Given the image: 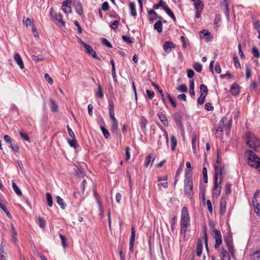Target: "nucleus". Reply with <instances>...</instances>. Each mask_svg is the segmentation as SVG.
Here are the masks:
<instances>
[{
  "mask_svg": "<svg viewBox=\"0 0 260 260\" xmlns=\"http://www.w3.org/2000/svg\"><path fill=\"white\" fill-rule=\"evenodd\" d=\"M192 172L191 170H185L184 183V193L189 198L193 195V182L192 181Z\"/></svg>",
  "mask_w": 260,
  "mask_h": 260,
  "instance_id": "nucleus-1",
  "label": "nucleus"
},
{
  "mask_svg": "<svg viewBox=\"0 0 260 260\" xmlns=\"http://www.w3.org/2000/svg\"><path fill=\"white\" fill-rule=\"evenodd\" d=\"M246 143L248 146L255 151H260V140L253 134L247 132L245 135Z\"/></svg>",
  "mask_w": 260,
  "mask_h": 260,
  "instance_id": "nucleus-2",
  "label": "nucleus"
},
{
  "mask_svg": "<svg viewBox=\"0 0 260 260\" xmlns=\"http://www.w3.org/2000/svg\"><path fill=\"white\" fill-rule=\"evenodd\" d=\"M189 222L190 217L187 208L186 207H184L181 210L180 231L181 233H183L184 235L187 232L188 226L189 225Z\"/></svg>",
  "mask_w": 260,
  "mask_h": 260,
  "instance_id": "nucleus-3",
  "label": "nucleus"
},
{
  "mask_svg": "<svg viewBox=\"0 0 260 260\" xmlns=\"http://www.w3.org/2000/svg\"><path fill=\"white\" fill-rule=\"evenodd\" d=\"M245 153L248 156V163L249 166L260 171V158L250 150H246Z\"/></svg>",
  "mask_w": 260,
  "mask_h": 260,
  "instance_id": "nucleus-4",
  "label": "nucleus"
},
{
  "mask_svg": "<svg viewBox=\"0 0 260 260\" xmlns=\"http://www.w3.org/2000/svg\"><path fill=\"white\" fill-rule=\"evenodd\" d=\"M232 119L228 120L227 117H223L219 122V126L217 127V132H222L223 129L230 131L232 125Z\"/></svg>",
  "mask_w": 260,
  "mask_h": 260,
  "instance_id": "nucleus-5",
  "label": "nucleus"
},
{
  "mask_svg": "<svg viewBox=\"0 0 260 260\" xmlns=\"http://www.w3.org/2000/svg\"><path fill=\"white\" fill-rule=\"evenodd\" d=\"M252 204L255 213L260 216V191L257 190L255 192L252 200Z\"/></svg>",
  "mask_w": 260,
  "mask_h": 260,
  "instance_id": "nucleus-6",
  "label": "nucleus"
},
{
  "mask_svg": "<svg viewBox=\"0 0 260 260\" xmlns=\"http://www.w3.org/2000/svg\"><path fill=\"white\" fill-rule=\"evenodd\" d=\"M211 235L215 240L214 247L217 249L222 243V236L220 232L216 229H213L211 232Z\"/></svg>",
  "mask_w": 260,
  "mask_h": 260,
  "instance_id": "nucleus-7",
  "label": "nucleus"
},
{
  "mask_svg": "<svg viewBox=\"0 0 260 260\" xmlns=\"http://www.w3.org/2000/svg\"><path fill=\"white\" fill-rule=\"evenodd\" d=\"M214 179L217 178V180H218V177L219 176L220 179L224 177V175L225 174V171L224 167H221L220 165H218V164L214 165Z\"/></svg>",
  "mask_w": 260,
  "mask_h": 260,
  "instance_id": "nucleus-8",
  "label": "nucleus"
},
{
  "mask_svg": "<svg viewBox=\"0 0 260 260\" xmlns=\"http://www.w3.org/2000/svg\"><path fill=\"white\" fill-rule=\"evenodd\" d=\"M221 179H220L219 182H218V180H217V178L214 179V188L212 192V196L214 198H217L219 196L221 190Z\"/></svg>",
  "mask_w": 260,
  "mask_h": 260,
  "instance_id": "nucleus-9",
  "label": "nucleus"
},
{
  "mask_svg": "<svg viewBox=\"0 0 260 260\" xmlns=\"http://www.w3.org/2000/svg\"><path fill=\"white\" fill-rule=\"evenodd\" d=\"M176 44L171 41H166L163 45V49L167 53H170L172 51V49L176 48Z\"/></svg>",
  "mask_w": 260,
  "mask_h": 260,
  "instance_id": "nucleus-10",
  "label": "nucleus"
},
{
  "mask_svg": "<svg viewBox=\"0 0 260 260\" xmlns=\"http://www.w3.org/2000/svg\"><path fill=\"white\" fill-rule=\"evenodd\" d=\"M173 118L176 123V124L181 128H182L183 127V124L182 123V116L179 113H175L173 115Z\"/></svg>",
  "mask_w": 260,
  "mask_h": 260,
  "instance_id": "nucleus-11",
  "label": "nucleus"
},
{
  "mask_svg": "<svg viewBox=\"0 0 260 260\" xmlns=\"http://www.w3.org/2000/svg\"><path fill=\"white\" fill-rule=\"evenodd\" d=\"M135 240V229L134 226L131 228V237L129 240V250L131 252H133L134 245Z\"/></svg>",
  "mask_w": 260,
  "mask_h": 260,
  "instance_id": "nucleus-12",
  "label": "nucleus"
},
{
  "mask_svg": "<svg viewBox=\"0 0 260 260\" xmlns=\"http://www.w3.org/2000/svg\"><path fill=\"white\" fill-rule=\"evenodd\" d=\"M83 47L85 48L86 52L88 54L92 56L96 59H98V56L96 55V52L93 50L92 48L89 45L86 44Z\"/></svg>",
  "mask_w": 260,
  "mask_h": 260,
  "instance_id": "nucleus-13",
  "label": "nucleus"
},
{
  "mask_svg": "<svg viewBox=\"0 0 260 260\" xmlns=\"http://www.w3.org/2000/svg\"><path fill=\"white\" fill-rule=\"evenodd\" d=\"M155 160V155L153 154H149L148 155L145 160L144 162V166L147 168L148 167V165L150 164V166L152 167L153 164V162Z\"/></svg>",
  "mask_w": 260,
  "mask_h": 260,
  "instance_id": "nucleus-14",
  "label": "nucleus"
},
{
  "mask_svg": "<svg viewBox=\"0 0 260 260\" xmlns=\"http://www.w3.org/2000/svg\"><path fill=\"white\" fill-rule=\"evenodd\" d=\"M50 15L51 16H54L55 19L57 20L58 22H59L60 23H61L62 25H64L65 24L64 22L63 21L62 16L61 15V14L57 13L56 12L54 13L53 11L51 9L50 10Z\"/></svg>",
  "mask_w": 260,
  "mask_h": 260,
  "instance_id": "nucleus-15",
  "label": "nucleus"
},
{
  "mask_svg": "<svg viewBox=\"0 0 260 260\" xmlns=\"http://www.w3.org/2000/svg\"><path fill=\"white\" fill-rule=\"evenodd\" d=\"M230 91L233 95H237L239 93L240 87L237 83H234L231 86Z\"/></svg>",
  "mask_w": 260,
  "mask_h": 260,
  "instance_id": "nucleus-16",
  "label": "nucleus"
},
{
  "mask_svg": "<svg viewBox=\"0 0 260 260\" xmlns=\"http://www.w3.org/2000/svg\"><path fill=\"white\" fill-rule=\"evenodd\" d=\"M14 59L21 69L24 68V64L20 54L16 53L14 55Z\"/></svg>",
  "mask_w": 260,
  "mask_h": 260,
  "instance_id": "nucleus-17",
  "label": "nucleus"
},
{
  "mask_svg": "<svg viewBox=\"0 0 260 260\" xmlns=\"http://www.w3.org/2000/svg\"><path fill=\"white\" fill-rule=\"evenodd\" d=\"M7 253L3 242L0 247V260H7Z\"/></svg>",
  "mask_w": 260,
  "mask_h": 260,
  "instance_id": "nucleus-18",
  "label": "nucleus"
},
{
  "mask_svg": "<svg viewBox=\"0 0 260 260\" xmlns=\"http://www.w3.org/2000/svg\"><path fill=\"white\" fill-rule=\"evenodd\" d=\"M226 202L224 198H222L220 202V213L221 215L224 214L226 210Z\"/></svg>",
  "mask_w": 260,
  "mask_h": 260,
  "instance_id": "nucleus-19",
  "label": "nucleus"
},
{
  "mask_svg": "<svg viewBox=\"0 0 260 260\" xmlns=\"http://www.w3.org/2000/svg\"><path fill=\"white\" fill-rule=\"evenodd\" d=\"M203 247V246L202 241L200 239L198 240L196 247V253L197 256H200L202 255Z\"/></svg>",
  "mask_w": 260,
  "mask_h": 260,
  "instance_id": "nucleus-20",
  "label": "nucleus"
},
{
  "mask_svg": "<svg viewBox=\"0 0 260 260\" xmlns=\"http://www.w3.org/2000/svg\"><path fill=\"white\" fill-rule=\"evenodd\" d=\"M157 116L162 123L165 126H167L168 125V120L166 115L162 112H159L157 113Z\"/></svg>",
  "mask_w": 260,
  "mask_h": 260,
  "instance_id": "nucleus-21",
  "label": "nucleus"
},
{
  "mask_svg": "<svg viewBox=\"0 0 260 260\" xmlns=\"http://www.w3.org/2000/svg\"><path fill=\"white\" fill-rule=\"evenodd\" d=\"M74 6L76 12L80 15L83 14V9L81 3L79 1H76Z\"/></svg>",
  "mask_w": 260,
  "mask_h": 260,
  "instance_id": "nucleus-22",
  "label": "nucleus"
},
{
  "mask_svg": "<svg viewBox=\"0 0 260 260\" xmlns=\"http://www.w3.org/2000/svg\"><path fill=\"white\" fill-rule=\"evenodd\" d=\"M154 28L158 32L160 33L162 31V20H158L154 25Z\"/></svg>",
  "mask_w": 260,
  "mask_h": 260,
  "instance_id": "nucleus-23",
  "label": "nucleus"
},
{
  "mask_svg": "<svg viewBox=\"0 0 260 260\" xmlns=\"http://www.w3.org/2000/svg\"><path fill=\"white\" fill-rule=\"evenodd\" d=\"M220 257L221 260H231L229 254L224 248L221 250Z\"/></svg>",
  "mask_w": 260,
  "mask_h": 260,
  "instance_id": "nucleus-24",
  "label": "nucleus"
},
{
  "mask_svg": "<svg viewBox=\"0 0 260 260\" xmlns=\"http://www.w3.org/2000/svg\"><path fill=\"white\" fill-rule=\"evenodd\" d=\"M12 186L14 191L16 193V194L18 196H21L22 195L21 190L14 181H12Z\"/></svg>",
  "mask_w": 260,
  "mask_h": 260,
  "instance_id": "nucleus-25",
  "label": "nucleus"
},
{
  "mask_svg": "<svg viewBox=\"0 0 260 260\" xmlns=\"http://www.w3.org/2000/svg\"><path fill=\"white\" fill-rule=\"evenodd\" d=\"M148 121L146 117L144 116H142L140 117V123L141 124V126L142 129H146V125L147 124Z\"/></svg>",
  "mask_w": 260,
  "mask_h": 260,
  "instance_id": "nucleus-26",
  "label": "nucleus"
},
{
  "mask_svg": "<svg viewBox=\"0 0 260 260\" xmlns=\"http://www.w3.org/2000/svg\"><path fill=\"white\" fill-rule=\"evenodd\" d=\"M194 8L196 10L202 11L204 7L203 2L199 0L194 3Z\"/></svg>",
  "mask_w": 260,
  "mask_h": 260,
  "instance_id": "nucleus-27",
  "label": "nucleus"
},
{
  "mask_svg": "<svg viewBox=\"0 0 260 260\" xmlns=\"http://www.w3.org/2000/svg\"><path fill=\"white\" fill-rule=\"evenodd\" d=\"M164 11L173 19V20L174 22H175L176 21V17H175L174 14L172 12V11L170 10V9L169 8V7H165Z\"/></svg>",
  "mask_w": 260,
  "mask_h": 260,
  "instance_id": "nucleus-28",
  "label": "nucleus"
},
{
  "mask_svg": "<svg viewBox=\"0 0 260 260\" xmlns=\"http://www.w3.org/2000/svg\"><path fill=\"white\" fill-rule=\"evenodd\" d=\"M129 7L131 11V15L133 16H136L137 15V12L135 8V4L133 2H130L129 4Z\"/></svg>",
  "mask_w": 260,
  "mask_h": 260,
  "instance_id": "nucleus-29",
  "label": "nucleus"
},
{
  "mask_svg": "<svg viewBox=\"0 0 260 260\" xmlns=\"http://www.w3.org/2000/svg\"><path fill=\"white\" fill-rule=\"evenodd\" d=\"M56 199L57 203L60 206V207L63 209H65L66 207V204L64 203L63 200L59 196H57Z\"/></svg>",
  "mask_w": 260,
  "mask_h": 260,
  "instance_id": "nucleus-30",
  "label": "nucleus"
},
{
  "mask_svg": "<svg viewBox=\"0 0 260 260\" xmlns=\"http://www.w3.org/2000/svg\"><path fill=\"white\" fill-rule=\"evenodd\" d=\"M50 104H51V110L54 112H57L58 110V106L54 100H53L52 99H51L50 100Z\"/></svg>",
  "mask_w": 260,
  "mask_h": 260,
  "instance_id": "nucleus-31",
  "label": "nucleus"
},
{
  "mask_svg": "<svg viewBox=\"0 0 260 260\" xmlns=\"http://www.w3.org/2000/svg\"><path fill=\"white\" fill-rule=\"evenodd\" d=\"M44 56L40 54L39 55H32L31 56V59L33 61H34L36 62H37L39 61H42L44 59Z\"/></svg>",
  "mask_w": 260,
  "mask_h": 260,
  "instance_id": "nucleus-32",
  "label": "nucleus"
},
{
  "mask_svg": "<svg viewBox=\"0 0 260 260\" xmlns=\"http://www.w3.org/2000/svg\"><path fill=\"white\" fill-rule=\"evenodd\" d=\"M201 90V94L206 96L208 93V88L207 86L204 84H201L200 86Z\"/></svg>",
  "mask_w": 260,
  "mask_h": 260,
  "instance_id": "nucleus-33",
  "label": "nucleus"
},
{
  "mask_svg": "<svg viewBox=\"0 0 260 260\" xmlns=\"http://www.w3.org/2000/svg\"><path fill=\"white\" fill-rule=\"evenodd\" d=\"M100 128H101V130L104 137L106 139L109 138L110 136L109 131L107 129H106L105 127H104L103 126H101L100 127Z\"/></svg>",
  "mask_w": 260,
  "mask_h": 260,
  "instance_id": "nucleus-34",
  "label": "nucleus"
},
{
  "mask_svg": "<svg viewBox=\"0 0 260 260\" xmlns=\"http://www.w3.org/2000/svg\"><path fill=\"white\" fill-rule=\"evenodd\" d=\"M251 52L255 57L259 58L260 57V52L255 46H253L252 47Z\"/></svg>",
  "mask_w": 260,
  "mask_h": 260,
  "instance_id": "nucleus-35",
  "label": "nucleus"
},
{
  "mask_svg": "<svg viewBox=\"0 0 260 260\" xmlns=\"http://www.w3.org/2000/svg\"><path fill=\"white\" fill-rule=\"evenodd\" d=\"M190 87H189V93L191 96H194L195 93L194 91V81L193 80H191L189 81Z\"/></svg>",
  "mask_w": 260,
  "mask_h": 260,
  "instance_id": "nucleus-36",
  "label": "nucleus"
},
{
  "mask_svg": "<svg viewBox=\"0 0 260 260\" xmlns=\"http://www.w3.org/2000/svg\"><path fill=\"white\" fill-rule=\"evenodd\" d=\"M171 143H172L171 149H172V150L174 151L175 149V148H176V145L177 143V139L174 135H172L171 136Z\"/></svg>",
  "mask_w": 260,
  "mask_h": 260,
  "instance_id": "nucleus-37",
  "label": "nucleus"
},
{
  "mask_svg": "<svg viewBox=\"0 0 260 260\" xmlns=\"http://www.w3.org/2000/svg\"><path fill=\"white\" fill-rule=\"evenodd\" d=\"M46 200H47L48 205L49 207H52L53 205L52 198L51 194L49 192H47L46 193Z\"/></svg>",
  "mask_w": 260,
  "mask_h": 260,
  "instance_id": "nucleus-38",
  "label": "nucleus"
},
{
  "mask_svg": "<svg viewBox=\"0 0 260 260\" xmlns=\"http://www.w3.org/2000/svg\"><path fill=\"white\" fill-rule=\"evenodd\" d=\"M68 142L70 146L74 147V148H76L78 147V144L76 142V139L75 138H72V139H68Z\"/></svg>",
  "mask_w": 260,
  "mask_h": 260,
  "instance_id": "nucleus-39",
  "label": "nucleus"
},
{
  "mask_svg": "<svg viewBox=\"0 0 260 260\" xmlns=\"http://www.w3.org/2000/svg\"><path fill=\"white\" fill-rule=\"evenodd\" d=\"M118 129V121L117 120H115L112 121L111 124V130L113 133H116Z\"/></svg>",
  "mask_w": 260,
  "mask_h": 260,
  "instance_id": "nucleus-40",
  "label": "nucleus"
},
{
  "mask_svg": "<svg viewBox=\"0 0 260 260\" xmlns=\"http://www.w3.org/2000/svg\"><path fill=\"white\" fill-rule=\"evenodd\" d=\"M102 44L108 48H111L112 46L111 44L105 38H102L101 39Z\"/></svg>",
  "mask_w": 260,
  "mask_h": 260,
  "instance_id": "nucleus-41",
  "label": "nucleus"
},
{
  "mask_svg": "<svg viewBox=\"0 0 260 260\" xmlns=\"http://www.w3.org/2000/svg\"><path fill=\"white\" fill-rule=\"evenodd\" d=\"M251 257L252 260H260V250L253 252Z\"/></svg>",
  "mask_w": 260,
  "mask_h": 260,
  "instance_id": "nucleus-42",
  "label": "nucleus"
},
{
  "mask_svg": "<svg viewBox=\"0 0 260 260\" xmlns=\"http://www.w3.org/2000/svg\"><path fill=\"white\" fill-rule=\"evenodd\" d=\"M37 223L40 227L42 229L44 228L46 226V221L42 217H39Z\"/></svg>",
  "mask_w": 260,
  "mask_h": 260,
  "instance_id": "nucleus-43",
  "label": "nucleus"
},
{
  "mask_svg": "<svg viewBox=\"0 0 260 260\" xmlns=\"http://www.w3.org/2000/svg\"><path fill=\"white\" fill-rule=\"evenodd\" d=\"M224 242L226 244V245H230L231 244H233V238H232V236L230 235H229L228 236H226L224 239Z\"/></svg>",
  "mask_w": 260,
  "mask_h": 260,
  "instance_id": "nucleus-44",
  "label": "nucleus"
},
{
  "mask_svg": "<svg viewBox=\"0 0 260 260\" xmlns=\"http://www.w3.org/2000/svg\"><path fill=\"white\" fill-rule=\"evenodd\" d=\"M233 62L236 68H241V65L239 59L238 57L236 55H234L233 57Z\"/></svg>",
  "mask_w": 260,
  "mask_h": 260,
  "instance_id": "nucleus-45",
  "label": "nucleus"
},
{
  "mask_svg": "<svg viewBox=\"0 0 260 260\" xmlns=\"http://www.w3.org/2000/svg\"><path fill=\"white\" fill-rule=\"evenodd\" d=\"M66 6H62V11L66 14H69L71 12L72 9L70 5H65Z\"/></svg>",
  "mask_w": 260,
  "mask_h": 260,
  "instance_id": "nucleus-46",
  "label": "nucleus"
},
{
  "mask_svg": "<svg viewBox=\"0 0 260 260\" xmlns=\"http://www.w3.org/2000/svg\"><path fill=\"white\" fill-rule=\"evenodd\" d=\"M193 68L198 72H201L202 70V66L199 62H196L193 65Z\"/></svg>",
  "mask_w": 260,
  "mask_h": 260,
  "instance_id": "nucleus-47",
  "label": "nucleus"
},
{
  "mask_svg": "<svg viewBox=\"0 0 260 260\" xmlns=\"http://www.w3.org/2000/svg\"><path fill=\"white\" fill-rule=\"evenodd\" d=\"M177 90L179 91L186 92L187 91V88L185 84H181L178 87H177Z\"/></svg>",
  "mask_w": 260,
  "mask_h": 260,
  "instance_id": "nucleus-48",
  "label": "nucleus"
},
{
  "mask_svg": "<svg viewBox=\"0 0 260 260\" xmlns=\"http://www.w3.org/2000/svg\"><path fill=\"white\" fill-rule=\"evenodd\" d=\"M245 75L247 79H249L251 76V70L248 65L246 66Z\"/></svg>",
  "mask_w": 260,
  "mask_h": 260,
  "instance_id": "nucleus-49",
  "label": "nucleus"
},
{
  "mask_svg": "<svg viewBox=\"0 0 260 260\" xmlns=\"http://www.w3.org/2000/svg\"><path fill=\"white\" fill-rule=\"evenodd\" d=\"M59 236L61 241V245L63 247H66L67 246V244L66 243V237L62 235L61 234H59Z\"/></svg>",
  "mask_w": 260,
  "mask_h": 260,
  "instance_id": "nucleus-50",
  "label": "nucleus"
},
{
  "mask_svg": "<svg viewBox=\"0 0 260 260\" xmlns=\"http://www.w3.org/2000/svg\"><path fill=\"white\" fill-rule=\"evenodd\" d=\"M225 192L228 196L231 193V184L226 183L225 185Z\"/></svg>",
  "mask_w": 260,
  "mask_h": 260,
  "instance_id": "nucleus-51",
  "label": "nucleus"
},
{
  "mask_svg": "<svg viewBox=\"0 0 260 260\" xmlns=\"http://www.w3.org/2000/svg\"><path fill=\"white\" fill-rule=\"evenodd\" d=\"M156 19H158L159 20H162L163 19L162 17L161 16L158 15L157 14L156 16V15H153V16H150V17H149V20L150 22H152V21H153L154 20H155Z\"/></svg>",
  "mask_w": 260,
  "mask_h": 260,
  "instance_id": "nucleus-52",
  "label": "nucleus"
},
{
  "mask_svg": "<svg viewBox=\"0 0 260 260\" xmlns=\"http://www.w3.org/2000/svg\"><path fill=\"white\" fill-rule=\"evenodd\" d=\"M122 39L124 42L128 44H132L133 42V41L132 40V39L129 37L127 36H122Z\"/></svg>",
  "mask_w": 260,
  "mask_h": 260,
  "instance_id": "nucleus-53",
  "label": "nucleus"
},
{
  "mask_svg": "<svg viewBox=\"0 0 260 260\" xmlns=\"http://www.w3.org/2000/svg\"><path fill=\"white\" fill-rule=\"evenodd\" d=\"M204 239H205V247L206 250L208 252L209 251V247L208 245V236L207 234V232L205 230L204 231Z\"/></svg>",
  "mask_w": 260,
  "mask_h": 260,
  "instance_id": "nucleus-54",
  "label": "nucleus"
},
{
  "mask_svg": "<svg viewBox=\"0 0 260 260\" xmlns=\"http://www.w3.org/2000/svg\"><path fill=\"white\" fill-rule=\"evenodd\" d=\"M254 28L258 32V36H260V22L259 21H257L254 23Z\"/></svg>",
  "mask_w": 260,
  "mask_h": 260,
  "instance_id": "nucleus-55",
  "label": "nucleus"
},
{
  "mask_svg": "<svg viewBox=\"0 0 260 260\" xmlns=\"http://www.w3.org/2000/svg\"><path fill=\"white\" fill-rule=\"evenodd\" d=\"M109 5L108 3L107 2H104L102 5L101 9L103 11H107L108 10H109Z\"/></svg>",
  "mask_w": 260,
  "mask_h": 260,
  "instance_id": "nucleus-56",
  "label": "nucleus"
},
{
  "mask_svg": "<svg viewBox=\"0 0 260 260\" xmlns=\"http://www.w3.org/2000/svg\"><path fill=\"white\" fill-rule=\"evenodd\" d=\"M10 147L14 152H18L19 148L17 143H13L11 144Z\"/></svg>",
  "mask_w": 260,
  "mask_h": 260,
  "instance_id": "nucleus-57",
  "label": "nucleus"
},
{
  "mask_svg": "<svg viewBox=\"0 0 260 260\" xmlns=\"http://www.w3.org/2000/svg\"><path fill=\"white\" fill-rule=\"evenodd\" d=\"M119 22L118 20H115L110 25V27L113 29L117 28L119 25Z\"/></svg>",
  "mask_w": 260,
  "mask_h": 260,
  "instance_id": "nucleus-58",
  "label": "nucleus"
},
{
  "mask_svg": "<svg viewBox=\"0 0 260 260\" xmlns=\"http://www.w3.org/2000/svg\"><path fill=\"white\" fill-rule=\"evenodd\" d=\"M206 204L207 205V207H208L209 212L210 213H212V211H213V209H212V203H211V201L210 200H207V201L206 202Z\"/></svg>",
  "mask_w": 260,
  "mask_h": 260,
  "instance_id": "nucleus-59",
  "label": "nucleus"
},
{
  "mask_svg": "<svg viewBox=\"0 0 260 260\" xmlns=\"http://www.w3.org/2000/svg\"><path fill=\"white\" fill-rule=\"evenodd\" d=\"M206 96H205L204 95H203L201 94L200 96L198 99V103L200 105L203 104L205 102Z\"/></svg>",
  "mask_w": 260,
  "mask_h": 260,
  "instance_id": "nucleus-60",
  "label": "nucleus"
},
{
  "mask_svg": "<svg viewBox=\"0 0 260 260\" xmlns=\"http://www.w3.org/2000/svg\"><path fill=\"white\" fill-rule=\"evenodd\" d=\"M19 135L20 136V137L23 139H24L25 141H29V137L25 133L22 132H19Z\"/></svg>",
  "mask_w": 260,
  "mask_h": 260,
  "instance_id": "nucleus-61",
  "label": "nucleus"
},
{
  "mask_svg": "<svg viewBox=\"0 0 260 260\" xmlns=\"http://www.w3.org/2000/svg\"><path fill=\"white\" fill-rule=\"evenodd\" d=\"M238 51H239V54L240 57L242 58H244V54L242 50L241 45L240 43H239V44H238Z\"/></svg>",
  "mask_w": 260,
  "mask_h": 260,
  "instance_id": "nucleus-62",
  "label": "nucleus"
},
{
  "mask_svg": "<svg viewBox=\"0 0 260 260\" xmlns=\"http://www.w3.org/2000/svg\"><path fill=\"white\" fill-rule=\"evenodd\" d=\"M205 109L207 111H213L214 108L212 106L211 103H207L205 105Z\"/></svg>",
  "mask_w": 260,
  "mask_h": 260,
  "instance_id": "nucleus-63",
  "label": "nucleus"
},
{
  "mask_svg": "<svg viewBox=\"0 0 260 260\" xmlns=\"http://www.w3.org/2000/svg\"><path fill=\"white\" fill-rule=\"evenodd\" d=\"M146 93L149 99H152L154 96V92L153 91L147 90Z\"/></svg>",
  "mask_w": 260,
  "mask_h": 260,
  "instance_id": "nucleus-64",
  "label": "nucleus"
}]
</instances>
